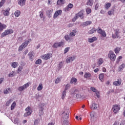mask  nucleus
<instances>
[{"label": "nucleus", "instance_id": "f257e3e1", "mask_svg": "<svg viewBox=\"0 0 125 125\" xmlns=\"http://www.w3.org/2000/svg\"><path fill=\"white\" fill-rule=\"evenodd\" d=\"M62 115V117L64 120L63 124L64 125H69V121L67 120V119H69V110H66L65 111H63Z\"/></svg>", "mask_w": 125, "mask_h": 125}, {"label": "nucleus", "instance_id": "f03ea898", "mask_svg": "<svg viewBox=\"0 0 125 125\" xmlns=\"http://www.w3.org/2000/svg\"><path fill=\"white\" fill-rule=\"evenodd\" d=\"M84 13V11L83 10L80 11L72 19L73 22H75L79 17H80L81 19H83L84 18V16H83Z\"/></svg>", "mask_w": 125, "mask_h": 125}, {"label": "nucleus", "instance_id": "7ed1b4c3", "mask_svg": "<svg viewBox=\"0 0 125 125\" xmlns=\"http://www.w3.org/2000/svg\"><path fill=\"white\" fill-rule=\"evenodd\" d=\"M115 34H112V37L113 39H121V35H120V33L121 32L120 31V29H115L114 30Z\"/></svg>", "mask_w": 125, "mask_h": 125}, {"label": "nucleus", "instance_id": "20e7f679", "mask_svg": "<svg viewBox=\"0 0 125 125\" xmlns=\"http://www.w3.org/2000/svg\"><path fill=\"white\" fill-rule=\"evenodd\" d=\"M108 57L110 59L111 61H112L113 62L116 60V54H115V53L112 51L109 52Z\"/></svg>", "mask_w": 125, "mask_h": 125}, {"label": "nucleus", "instance_id": "39448f33", "mask_svg": "<svg viewBox=\"0 0 125 125\" xmlns=\"http://www.w3.org/2000/svg\"><path fill=\"white\" fill-rule=\"evenodd\" d=\"M11 34H13V30L7 29L1 34V38H3V37H5V36H7V35H10Z\"/></svg>", "mask_w": 125, "mask_h": 125}, {"label": "nucleus", "instance_id": "423d86ee", "mask_svg": "<svg viewBox=\"0 0 125 125\" xmlns=\"http://www.w3.org/2000/svg\"><path fill=\"white\" fill-rule=\"evenodd\" d=\"M25 112L24 114V117L25 118L30 116L32 114V110H31V107L28 106L26 108H25Z\"/></svg>", "mask_w": 125, "mask_h": 125}, {"label": "nucleus", "instance_id": "0eeeda50", "mask_svg": "<svg viewBox=\"0 0 125 125\" xmlns=\"http://www.w3.org/2000/svg\"><path fill=\"white\" fill-rule=\"evenodd\" d=\"M120 109H121V107L118 104L114 105L112 107V110L114 114H117V113H119Z\"/></svg>", "mask_w": 125, "mask_h": 125}, {"label": "nucleus", "instance_id": "6e6552de", "mask_svg": "<svg viewBox=\"0 0 125 125\" xmlns=\"http://www.w3.org/2000/svg\"><path fill=\"white\" fill-rule=\"evenodd\" d=\"M97 32L98 34H100V35H101L102 37H104V38H105L106 36V32L102 30V29H101L100 27L98 28Z\"/></svg>", "mask_w": 125, "mask_h": 125}, {"label": "nucleus", "instance_id": "1a4fd4ad", "mask_svg": "<svg viewBox=\"0 0 125 125\" xmlns=\"http://www.w3.org/2000/svg\"><path fill=\"white\" fill-rule=\"evenodd\" d=\"M51 53H48L45 55H43L41 56V58L42 59H43V60H48V59H50V58L52 56Z\"/></svg>", "mask_w": 125, "mask_h": 125}, {"label": "nucleus", "instance_id": "9d476101", "mask_svg": "<svg viewBox=\"0 0 125 125\" xmlns=\"http://www.w3.org/2000/svg\"><path fill=\"white\" fill-rule=\"evenodd\" d=\"M30 86V83H27L26 84H24L23 86H20L18 88V90L19 91H22V90H24L26 88H28Z\"/></svg>", "mask_w": 125, "mask_h": 125}, {"label": "nucleus", "instance_id": "9b49d317", "mask_svg": "<svg viewBox=\"0 0 125 125\" xmlns=\"http://www.w3.org/2000/svg\"><path fill=\"white\" fill-rule=\"evenodd\" d=\"M74 7V5L71 3H69L67 6L63 9L64 11L67 12V11H70L72 8Z\"/></svg>", "mask_w": 125, "mask_h": 125}, {"label": "nucleus", "instance_id": "f8f14e48", "mask_svg": "<svg viewBox=\"0 0 125 125\" xmlns=\"http://www.w3.org/2000/svg\"><path fill=\"white\" fill-rule=\"evenodd\" d=\"M63 45H64V42H61L55 43L53 45V47H54V48H57V47H60L61 46H63Z\"/></svg>", "mask_w": 125, "mask_h": 125}, {"label": "nucleus", "instance_id": "ddd939ff", "mask_svg": "<svg viewBox=\"0 0 125 125\" xmlns=\"http://www.w3.org/2000/svg\"><path fill=\"white\" fill-rule=\"evenodd\" d=\"M61 14H62V10H58L56 11L53 16L54 19H56V18H57L59 15H61Z\"/></svg>", "mask_w": 125, "mask_h": 125}, {"label": "nucleus", "instance_id": "4468645a", "mask_svg": "<svg viewBox=\"0 0 125 125\" xmlns=\"http://www.w3.org/2000/svg\"><path fill=\"white\" fill-rule=\"evenodd\" d=\"M90 89L91 90H92V91H93V92H95L98 98H99V97H100V92H99V91H98L95 88L92 87L90 88Z\"/></svg>", "mask_w": 125, "mask_h": 125}, {"label": "nucleus", "instance_id": "2eb2a0df", "mask_svg": "<svg viewBox=\"0 0 125 125\" xmlns=\"http://www.w3.org/2000/svg\"><path fill=\"white\" fill-rule=\"evenodd\" d=\"M75 59H76L75 56H71L67 58L66 60V63H72V62L75 60Z\"/></svg>", "mask_w": 125, "mask_h": 125}, {"label": "nucleus", "instance_id": "dca6fc26", "mask_svg": "<svg viewBox=\"0 0 125 125\" xmlns=\"http://www.w3.org/2000/svg\"><path fill=\"white\" fill-rule=\"evenodd\" d=\"M71 94H74V95H76L77 98H81V96L80 94V92H79V90L76 89L75 90L71 92Z\"/></svg>", "mask_w": 125, "mask_h": 125}, {"label": "nucleus", "instance_id": "f3484780", "mask_svg": "<svg viewBox=\"0 0 125 125\" xmlns=\"http://www.w3.org/2000/svg\"><path fill=\"white\" fill-rule=\"evenodd\" d=\"M53 12V9H49L46 12V15L48 17V18H51L52 16V13Z\"/></svg>", "mask_w": 125, "mask_h": 125}, {"label": "nucleus", "instance_id": "a211bd4d", "mask_svg": "<svg viewBox=\"0 0 125 125\" xmlns=\"http://www.w3.org/2000/svg\"><path fill=\"white\" fill-rule=\"evenodd\" d=\"M9 11H10V8H9L3 10V15L4 16H9V14H10Z\"/></svg>", "mask_w": 125, "mask_h": 125}, {"label": "nucleus", "instance_id": "6ab92c4d", "mask_svg": "<svg viewBox=\"0 0 125 125\" xmlns=\"http://www.w3.org/2000/svg\"><path fill=\"white\" fill-rule=\"evenodd\" d=\"M113 85L115 86H119L120 84H122V80L118 79L117 81L113 82Z\"/></svg>", "mask_w": 125, "mask_h": 125}, {"label": "nucleus", "instance_id": "aec40b11", "mask_svg": "<svg viewBox=\"0 0 125 125\" xmlns=\"http://www.w3.org/2000/svg\"><path fill=\"white\" fill-rule=\"evenodd\" d=\"M6 24H4L0 22V32H2L3 30L6 29Z\"/></svg>", "mask_w": 125, "mask_h": 125}, {"label": "nucleus", "instance_id": "412c9836", "mask_svg": "<svg viewBox=\"0 0 125 125\" xmlns=\"http://www.w3.org/2000/svg\"><path fill=\"white\" fill-rule=\"evenodd\" d=\"M29 59L33 61L34 60V58L35 57V55H34V53L33 52H30L28 54Z\"/></svg>", "mask_w": 125, "mask_h": 125}, {"label": "nucleus", "instance_id": "4be33fe9", "mask_svg": "<svg viewBox=\"0 0 125 125\" xmlns=\"http://www.w3.org/2000/svg\"><path fill=\"white\" fill-rule=\"evenodd\" d=\"M84 78L87 80H90V78H91V74H90V73L89 72H86L84 74Z\"/></svg>", "mask_w": 125, "mask_h": 125}, {"label": "nucleus", "instance_id": "5701e85b", "mask_svg": "<svg viewBox=\"0 0 125 125\" xmlns=\"http://www.w3.org/2000/svg\"><path fill=\"white\" fill-rule=\"evenodd\" d=\"M26 4V0H19L18 2V4L21 6H23Z\"/></svg>", "mask_w": 125, "mask_h": 125}, {"label": "nucleus", "instance_id": "b1692460", "mask_svg": "<svg viewBox=\"0 0 125 125\" xmlns=\"http://www.w3.org/2000/svg\"><path fill=\"white\" fill-rule=\"evenodd\" d=\"M103 63H104V60L103 58H100L98 59L97 64L98 66H101Z\"/></svg>", "mask_w": 125, "mask_h": 125}, {"label": "nucleus", "instance_id": "393cba45", "mask_svg": "<svg viewBox=\"0 0 125 125\" xmlns=\"http://www.w3.org/2000/svg\"><path fill=\"white\" fill-rule=\"evenodd\" d=\"M4 94H9V93H11V89L10 88H6L3 90Z\"/></svg>", "mask_w": 125, "mask_h": 125}, {"label": "nucleus", "instance_id": "a878e982", "mask_svg": "<svg viewBox=\"0 0 125 125\" xmlns=\"http://www.w3.org/2000/svg\"><path fill=\"white\" fill-rule=\"evenodd\" d=\"M16 73L15 72V71H12L8 75V77L9 78H12L15 76H16Z\"/></svg>", "mask_w": 125, "mask_h": 125}, {"label": "nucleus", "instance_id": "bb28decb", "mask_svg": "<svg viewBox=\"0 0 125 125\" xmlns=\"http://www.w3.org/2000/svg\"><path fill=\"white\" fill-rule=\"evenodd\" d=\"M18 62H13L11 63V67H12V68H17L18 67Z\"/></svg>", "mask_w": 125, "mask_h": 125}, {"label": "nucleus", "instance_id": "cd10ccee", "mask_svg": "<svg viewBox=\"0 0 125 125\" xmlns=\"http://www.w3.org/2000/svg\"><path fill=\"white\" fill-rule=\"evenodd\" d=\"M97 107H98V105L94 103L92 104V105L91 106V109L92 110H95L97 109Z\"/></svg>", "mask_w": 125, "mask_h": 125}, {"label": "nucleus", "instance_id": "c85d7f7f", "mask_svg": "<svg viewBox=\"0 0 125 125\" xmlns=\"http://www.w3.org/2000/svg\"><path fill=\"white\" fill-rule=\"evenodd\" d=\"M95 41H97V38L96 37H92V38H89L88 39V42L91 43L95 42Z\"/></svg>", "mask_w": 125, "mask_h": 125}, {"label": "nucleus", "instance_id": "c756f323", "mask_svg": "<svg viewBox=\"0 0 125 125\" xmlns=\"http://www.w3.org/2000/svg\"><path fill=\"white\" fill-rule=\"evenodd\" d=\"M36 99L40 101V100H42V95H40L39 94H37L36 95Z\"/></svg>", "mask_w": 125, "mask_h": 125}, {"label": "nucleus", "instance_id": "7c9ffc66", "mask_svg": "<svg viewBox=\"0 0 125 125\" xmlns=\"http://www.w3.org/2000/svg\"><path fill=\"white\" fill-rule=\"evenodd\" d=\"M65 3V0H58L57 2L58 5H61Z\"/></svg>", "mask_w": 125, "mask_h": 125}, {"label": "nucleus", "instance_id": "2f4dec72", "mask_svg": "<svg viewBox=\"0 0 125 125\" xmlns=\"http://www.w3.org/2000/svg\"><path fill=\"white\" fill-rule=\"evenodd\" d=\"M64 39L65 41L68 42H70L71 41H72V39H71V38H70L68 35H65L64 36Z\"/></svg>", "mask_w": 125, "mask_h": 125}, {"label": "nucleus", "instance_id": "473e14b6", "mask_svg": "<svg viewBox=\"0 0 125 125\" xmlns=\"http://www.w3.org/2000/svg\"><path fill=\"white\" fill-rule=\"evenodd\" d=\"M77 81L78 80L76 78H72L70 80V83H73V84H76V83H77Z\"/></svg>", "mask_w": 125, "mask_h": 125}, {"label": "nucleus", "instance_id": "72a5a7b5", "mask_svg": "<svg viewBox=\"0 0 125 125\" xmlns=\"http://www.w3.org/2000/svg\"><path fill=\"white\" fill-rule=\"evenodd\" d=\"M76 34H77V31L73 30L71 32H70L69 36L70 37H75L76 36Z\"/></svg>", "mask_w": 125, "mask_h": 125}, {"label": "nucleus", "instance_id": "f704fd0d", "mask_svg": "<svg viewBox=\"0 0 125 125\" xmlns=\"http://www.w3.org/2000/svg\"><path fill=\"white\" fill-rule=\"evenodd\" d=\"M96 30H97V29H96V28H92L91 30L89 31V32H88L89 35H92V34H93V33H94L95 32H96Z\"/></svg>", "mask_w": 125, "mask_h": 125}, {"label": "nucleus", "instance_id": "c9c22d12", "mask_svg": "<svg viewBox=\"0 0 125 125\" xmlns=\"http://www.w3.org/2000/svg\"><path fill=\"white\" fill-rule=\"evenodd\" d=\"M61 80H62V77H59L55 80V83H59L61 82Z\"/></svg>", "mask_w": 125, "mask_h": 125}, {"label": "nucleus", "instance_id": "e433bc0d", "mask_svg": "<svg viewBox=\"0 0 125 125\" xmlns=\"http://www.w3.org/2000/svg\"><path fill=\"white\" fill-rule=\"evenodd\" d=\"M90 117L91 119H94V118H96V113L93 112H91L90 114Z\"/></svg>", "mask_w": 125, "mask_h": 125}, {"label": "nucleus", "instance_id": "4c0bfd02", "mask_svg": "<svg viewBox=\"0 0 125 125\" xmlns=\"http://www.w3.org/2000/svg\"><path fill=\"white\" fill-rule=\"evenodd\" d=\"M66 97V91L64 90L62 93V99L64 100Z\"/></svg>", "mask_w": 125, "mask_h": 125}, {"label": "nucleus", "instance_id": "58836bf2", "mask_svg": "<svg viewBox=\"0 0 125 125\" xmlns=\"http://www.w3.org/2000/svg\"><path fill=\"white\" fill-rule=\"evenodd\" d=\"M21 14V12L19 10L16 11L15 12V16L16 17H19L20 16V14Z\"/></svg>", "mask_w": 125, "mask_h": 125}, {"label": "nucleus", "instance_id": "ea45409f", "mask_svg": "<svg viewBox=\"0 0 125 125\" xmlns=\"http://www.w3.org/2000/svg\"><path fill=\"white\" fill-rule=\"evenodd\" d=\"M43 86H42V83H40L38 87H37V90H38V91H41V90H42L43 88Z\"/></svg>", "mask_w": 125, "mask_h": 125}, {"label": "nucleus", "instance_id": "a19ab883", "mask_svg": "<svg viewBox=\"0 0 125 125\" xmlns=\"http://www.w3.org/2000/svg\"><path fill=\"white\" fill-rule=\"evenodd\" d=\"M93 4V0H88L87 2V5H90L91 6Z\"/></svg>", "mask_w": 125, "mask_h": 125}, {"label": "nucleus", "instance_id": "79ce46f5", "mask_svg": "<svg viewBox=\"0 0 125 125\" xmlns=\"http://www.w3.org/2000/svg\"><path fill=\"white\" fill-rule=\"evenodd\" d=\"M29 44V41H26L24 42H23L21 45L25 48Z\"/></svg>", "mask_w": 125, "mask_h": 125}, {"label": "nucleus", "instance_id": "37998d69", "mask_svg": "<svg viewBox=\"0 0 125 125\" xmlns=\"http://www.w3.org/2000/svg\"><path fill=\"white\" fill-rule=\"evenodd\" d=\"M14 124L17 125H21V123L19 122V120L17 119H15Z\"/></svg>", "mask_w": 125, "mask_h": 125}, {"label": "nucleus", "instance_id": "c03bdc74", "mask_svg": "<svg viewBox=\"0 0 125 125\" xmlns=\"http://www.w3.org/2000/svg\"><path fill=\"white\" fill-rule=\"evenodd\" d=\"M15 106H16V103L14 102L11 105V110H14V108H15Z\"/></svg>", "mask_w": 125, "mask_h": 125}, {"label": "nucleus", "instance_id": "a18cd8bd", "mask_svg": "<svg viewBox=\"0 0 125 125\" xmlns=\"http://www.w3.org/2000/svg\"><path fill=\"white\" fill-rule=\"evenodd\" d=\"M42 62V61L41 59H39L36 60V61L35 62V64H36V65H39L40 64H41Z\"/></svg>", "mask_w": 125, "mask_h": 125}, {"label": "nucleus", "instance_id": "49530a36", "mask_svg": "<svg viewBox=\"0 0 125 125\" xmlns=\"http://www.w3.org/2000/svg\"><path fill=\"white\" fill-rule=\"evenodd\" d=\"M120 50H121V48L117 47L115 49L114 52L116 53V54H117V53H119V52H120Z\"/></svg>", "mask_w": 125, "mask_h": 125}, {"label": "nucleus", "instance_id": "de8ad7c7", "mask_svg": "<svg viewBox=\"0 0 125 125\" xmlns=\"http://www.w3.org/2000/svg\"><path fill=\"white\" fill-rule=\"evenodd\" d=\"M111 7V4L110 3H107L105 5V9H109V7Z\"/></svg>", "mask_w": 125, "mask_h": 125}, {"label": "nucleus", "instance_id": "09e8293b", "mask_svg": "<svg viewBox=\"0 0 125 125\" xmlns=\"http://www.w3.org/2000/svg\"><path fill=\"white\" fill-rule=\"evenodd\" d=\"M70 86L71 85H70V84H67L66 85H65V87L64 90L66 91V90H68V89H70Z\"/></svg>", "mask_w": 125, "mask_h": 125}, {"label": "nucleus", "instance_id": "8fccbe9b", "mask_svg": "<svg viewBox=\"0 0 125 125\" xmlns=\"http://www.w3.org/2000/svg\"><path fill=\"white\" fill-rule=\"evenodd\" d=\"M114 12H115L114 9H112L110 11H108V15H112V14H114Z\"/></svg>", "mask_w": 125, "mask_h": 125}, {"label": "nucleus", "instance_id": "3c124183", "mask_svg": "<svg viewBox=\"0 0 125 125\" xmlns=\"http://www.w3.org/2000/svg\"><path fill=\"white\" fill-rule=\"evenodd\" d=\"M103 79H104V74H101L99 75V79L100 81H103Z\"/></svg>", "mask_w": 125, "mask_h": 125}, {"label": "nucleus", "instance_id": "603ef678", "mask_svg": "<svg viewBox=\"0 0 125 125\" xmlns=\"http://www.w3.org/2000/svg\"><path fill=\"white\" fill-rule=\"evenodd\" d=\"M45 104L44 103H42L40 104V109L43 110L45 106Z\"/></svg>", "mask_w": 125, "mask_h": 125}, {"label": "nucleus", "instance_id": "864d4df0", "mask_svg": "<svg viewBox=\"0 0 125 125\" xmlns=\"http://www.w3.org/2000/svg\"><path fill=\"white\" fill-rule=\"evenodd\" d=\"M125 67V63H123L122 64H121L120 66H119V69L121 71V70H122V69H124Z\"/></svg>", "mask_w": 125, "mask_h": 125}, {"label": "nucleus", "instance_id": "5fc2aeb1", "mask_svg": "<svg viewBox=\"0 0 125 125\" xmlns=\"http://www.w3.org/2000/svg\"><path fill=\"white\" fill-rule=\"evenodd\" d=\"M86 12L87 14H89L90 13H91V9L89 8H87L86 9Z\"/></svg>", "mask_w": 125, "mask_h": 125}, {"label": "nucleus", "instance_id": "6e6d98bb", "mask_svg": "<svg viewBox=\"0 0 125 125\" xmlns=\"http://www.w3.org/2000/svg\"><path fill=\"white\" fill-rule=\"evenodd\" d=\"M12 102V101L11 100H9L7 101L6 103V106H9L10 104H11V103Z\"/></svg>", "mask_w": 125, "mask_h": 125}, {"label": "nucleus", "instance_id": "4d7b16f0", "mask_svg": "<svg viewBox=\"0 0 125 125\" xmlns=\"http://www.w3.org/2000/svg\"><path fill=\"white\" fill-rule=\"evenodd\" d=\"M69 50H70V47H67L65 48L64 50V54H66V53H67V52H68V51Z\"/></svg>", "mask_w": 125, "mask_h": 125}, {"label": "nucleus", "instance_id": "13d9d810", "mask_svg": "<svg viewBox=\"0 0 125 125\" xmlns=\"http://www.w3.org/2000/svg\"><path fill=\"white\" fill-rule=\"evenodd\" d=\"M39 13H40V17L41 18H43V12L40 11Z\"/></svg>", "mask_w": 125, "mask_h": 125}, {"label": "nucleus", "instance_id": "bf43d9fd", "mask_svg": "<svg viewBox=\"0 0 125 125\" xmlns=\"http://www.w3.org/2000/svg\"><path fill=\"white\" fill-rule=\"evenodd\" d=\"M23 70V66H20L18 69V72H21Z\"/></svg>", "mask_w": 125, "mask_h": 125}, {"label": "nucleus", "instance_id": "052dcab7", "mask_svg": "<svg viewBox=\"0 0 125 125\" xmlns=\"http://www.w3.org/2000/svg\"><path fill=\"white\" fill-rule=\"evenodd\" d=\"M40 116H42L43 114V109H40L39 110Z\"/></svg>", "mask_w": 125, "mask_h": 125}, {"label": "nucleus", "instance_id": "680f3d73", "mask_svg": "<svg viewBox=\"0 0 125 125\" xmlns=\"http://www.w3.org/2000/svg\"><path fill=\"white\" fill-rule=\"evenodd\" d=\"M123 58V57L119 56L118 58L117 59L116 63H119L120 62V60Z\"/></svg>", "mask_w": 125, "mask_h": 125}, {"label": "nucleus", "instance_id": "e2e57ef3", "mask_svg": "<svg viewBox=\"0 0 125 125\" xmlns=\"http://www.w3.org/2000/svg\"><path fill=\"white\" fill-rule=\"evenodd\" d=\"M23 48H24L22 45H21L19 48V51H22Z\"/></svg>", "mask_w": 125, "mask_h": 125}, {"label": "nucleus", "instance_id": "0e129e2a", "mask_svg": "<svg viewBox=\"0 0 125 125\" xmlns=\"http://www.w3.org/2000/svg\"><path fill=\"white\" fill-rule=\"evenodd\" d=\"M98 7H99V4H96L95 6V10H97V9H98Z\"/></svg>", "mask_w": 125, "mask_h": 125}, {"label": "nucleus", "instance_id": "69168bd1", "mask_svg": "<svg viewBox=\"0 0 125 125\" xmlns=\"http://www.w3.org/2000/svg\"><path fill=\"white\" fill-rule=\"evenodd\" d=\"M28 52H29V50H28V49L25 50L23 52V55H26V54H27Z\"/></svg>", "mask_w": 125, "mask_h": 125}, {"label": "nucleus", "instance_id": "338daca9", "mask_svg": "<svg viewBox=\"0 0 125 125\" xmlns=\"http://www.w3.org/2000/svg\"><path fill=\"white\" fill-rule=\"evenodd\" d=\"M86 23L87 24V26H88V25H90L91 24V21H86Z\"/></svg>", "mask_w": 125, "mask_h": 125}, {"label": "nucleus", "instance_id": "774afa93", "mask_svg": "<svg viewBox=\"0 0 125 125\" xmlns=\"http://www.w3.org/2000/svg\"><path fill=\"white\" fill-rule=\"evenodd\" d=\"M38 124H39V121H38V120H36L34 121V125H38Z\"/></svg>", "mask_w": 125, "mask_h": 125}]
</instances>
